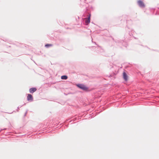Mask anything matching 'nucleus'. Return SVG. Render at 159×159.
Segmentation results:
<instances>
[{"label":"nucleus","mask_w":159,"mask_h":159,"mask_svg":"<svg viewBox=\"0 0 159 159\" xmlns=\"http://www.w3.org/2000/svg\"><path fill=\"white\" fill-rule=\"evenodd\" d=\"M78 87L79 88L82 89L83 90H86L87 89V88L85 85L83 84H79L77 85Z\"/></svg>","instance_id":"obj_1"},{"label":"nucleus","mask_w":159,"mask_h":159,"mask_svg":"<svg viewBox=\"0 0 159 159\" xmlns=\"http://www.w3.org/2000/svg\"><path fill=\"white\" fill-rule=\"evenodd\" d=\"M138 3L139 6L141 7H145V5L142 1L139 0L138 1Z\"/></svg>","instance_id":"obj_2"},{"label":"nucleus","mask_w":159,"mask_h":159,"mask_svg":"<svg viewBox=\"0 0 159 159\" xmlns=\"http://www.w3.org/2000/svg\"><path fill=\"white\" fill-rule=\"evenodd\" d=\"M123 77L125 81L127 80L128 77L127 75V74H126L125 72H123Z\"/></svg>","instance_id":"obj_5"},{"label":"nucleus","mask_w":159,"mask_h":159,"mask_svg":"<svg viewBox=\"0 0 159 159\" xmlns=\"http://www.w3.org/2000/svg\"><path fill=\"white\" fill-rule=\"evenodd\" d=\"M90 15L88 18L85 19V22L86 25H88L90 22Z\"/></svg>","instance_id":"obj_4"},{"label":"nucleus","mask_w":159,"mask_h":159,"mask_svg":"<svg viewBox=\"0 0 159 159\" xmlns=\"http://www.w3.org/2000/svg\"><path fill=\"white\" fill-rule=\"evenodd\" d=\"M52 44H46L45 45V47H47V48H48V47H51L52 46Z\"/></svg>","instance_id":"obj_8"},{"label":"nucleus","mask_w":159,"mask_h":159,"mask_svg":"<svg viewBox=\"0 0 159 159\" xmlns=\"http://www.w3.org/2000/svg\"><path fill=\"white\" fill-rule=\"evenodd\" d=\"M27 99L28 101H32L33 100L32 96L30 94H28V96H27Z\"/></svg>","instance_id":"obj_3"},{"label":"nucleus","mask_w":159,"mask_h":159,"mask_svg":"<svg viewBox=\"0 0 159 159\" xmlns=\"http://www.w3.org/2000/svg\"><path fill=\"white\" fill-rule=\"evenodd\" d=\"M37 89L35 88H32L29 89V91L30 93H33L36 91Z\"/></svg>","instance_id":"obj_6"},{"label":"nucleus","mask_w":159,"mask_h":159,"mask_svg":"<svg viewBox=\"0 0 159 159\" xmlns=\"http://www.w3.org/2000/svg\"><path fill=\"white\" fill-rule=\"evenodd\" d=\"M61 79L63 80H66L67 79V76L66 75H63L61 76Z\"/></svg>","instance_id":"obj_7"}]
</instances>
